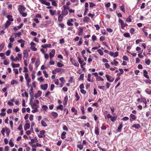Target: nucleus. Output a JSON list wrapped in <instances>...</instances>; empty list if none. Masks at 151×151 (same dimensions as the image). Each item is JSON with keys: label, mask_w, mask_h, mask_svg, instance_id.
<instances>
[{"label": "nucleus", "mask_w": 151, "mask_h": 151, "mask_svg": "<svg viewBox=\"0 0 151 151\" xmlns=\"http://www.w3.org/2000/svg\"><path fill=\"white\" fill-rule=\"evenodd\" d=\"M70 60L73 65L77 67L79 66V64L76 60L73 59L72 58H70Z\"/></svg>", "instance_id": "f257e3e1"}, {"label": "nucleus", "mask_w": 151, "mask_h": 151, "mask_svg": "<svg viewBox=\"0 0 151 151\" xmlns=\"http://www.w3.org/2000/svg\"><path fill=\"white\" fill-rule=\"evenodd\" d=\"M26 8L25 6H23L19 5L18 8V10L20 14H21L22 12L24 11Z\"/></svg>", "instance_id": "f03ea898"}, {"label": "nucleus", "mask_w": 151, "mask_h": 151, "mask_svg": "<svg viewBox=\"0 0 151 151\" xmlns=\"http://www.w3.org/2000/svg\"><path fill=\"white\" fill-rule=\"evenodd\" d=\"M45 131L44 130H42L40 131V134H38L39 138H42L45 137Z\"/></svg>", "instance_id": "7ed1b4c3"}, {"label": "nucleus", "mask_w": 151, "mask_h": 151, "mask_svg": "<svg viewBox=\"0 0 151 151\" xmlns=\"http://www.w3.org/2000/svg\"><path fill=\"white\" fill-rule=\"evenodd\" d=\"M25 78L26 81L27 83H30L31 81V79L29 78V74L28 73H25Z\"/></svg>", "instance_id": "20e7f679"}, {"label": "nucleus", "mask_w": 151, "mask_h": 151, "mask_svg": "<svg viewBox=\"0 0 151 151\" xmlns=\"http://www.w3.org/2000/svg\"><path fill=\"white\" fill-rule=\"evenodd\" d=\"M31 105L33 109H37L38 106L35 103H33L31 100L30 101Z\"/></svg>", "instance_id": "39448f33"}, {"label": "nucleus", "mask_w": 151, "mask_h": 151, "mask_svg": "<svg viewBox=\"0 0 151 151\" xmlns=\"http://www.w3.org/2000/svg\"><path fill=\"white\" fill-rule=\"evenodd\" d=\"M24 56L23 57V58L24 60L25 59H27V58L28 56V53L27 50H25L23 52Z\"/></svg>", "instance_id": "423d86ee"}, {"label": "nucleus", "mask_w": 151, "mask_h": 151, "mask_svg": "<svg viewBox=\"0 0 151 151\" xmlns=\"http://www.w3.org/2000/svg\"><path fill=\"white\" fill-rule=\"evenodd\" d=\"M55 53V50L54 49H53L51 52L50 53V58L51 59L54 56Z\"/></svg>", "instance_id": "0eeeda50"}, {"label": "nucleus", "mask_w": 151, "mask_h": 151, "mask_svg": "<svg viewBox=\"0 0 151 151\" xmlns=\"http://www.w3.org/2000/svg\"><path fill=\"white\" fill-rule=\"evenodd\" d=\"M119 22L121 24V28L122 29H123L124 28V23L123 21L120 19H119Z\"/></svg>", "instance_id": "6e6552de"}, {"label": "nucleus", "mask_w": 151, "mask_h": 151, "mask_svg": "<svg viewBox=\"0 0 151 151\" xmlns=\"http://www.w3.org/2000/svg\"><path fill=\"white\" fill-rule=\"evenodd\" d=\"M105 76L107 80L110 82H112L114 80V78L111 79V77L109 75H106Z\"/></svg>", "instance_id": "1a4fd4ad"}, {"label": "nucleus", "mask_w": 151, "mask_h": 151, "mask_svg": "<svg viewBox=\"0 0 151 151\" xmlns=\"http://www.w3.org/2000/svg\"><path fill=\"white\" fill-rule=\"evenodd\" d=\"M48 87V85L47 84H45L43 85H41L40 86V88L41 89L43 90H46Z\"/></svg>", "instance_id": "9d476101"}, {"label": "nucleus", "mask_w": 151, "mask_h": 151, "mask_svg": "<svg viewBox=\"0 0 151 151\" xmlns=\"http://www.w3.org/2000/svg\"><path fill=\"white\" fill-rule=\"evenodd\" d=\"M122 127H123V122H121L120 123V124L118 127V128L116 130L118 132H121V131L122 129Z\"/></svg>", "instance_id": "9b49d317"}, {"label": "nucleus", "mask_w": 151, "mask_h": 151, "mask_svg": "<svg viewBox=\"0 0 151 151\" xmlns=\"http://www.w3.org/2000/svg\"><path fill=\"white\" fill-rule=\"evenodd\" d=\"M42 94V92L41 91H38L35 94V98H37L41 96Z\"/></svg>", "instance_id": "f8f14e48"}, {"label": "nucleus", "mask_w": 151, "mask_h": 151, "mask_svg": "<svg viewBox=\"0 0 151 151\" xmlns=\"http://www.w3.org/2000/svg\"><path fill=\"white\" fill-rule=\"evenodd\" d=\"M143 76L147 79H149V77L147 75L148 73L146 70H144L143 71Z\"/></svg>", "instance_id": "ddd939ff"}, {"label": "nucleus", "mask_w": 151, "mask_h": 151, "mask_svg": "<svg viewBox=\"0 0 151 151\" xmlns=\"http://www.w3.org/2000/svg\"><path fill=\"white\" fill-rule=\"evenodd\" d=\"M11 24V22L8 20L4 24L5 28H7Z\"/></svg>", "instance_id": "4468645a"}, {"label": "nucleus", "mask_w": 151, "mask_h": 151, "mask_svg": "<svg viewBox=\"0 0 151 151\" xmlns=\"http://www.w3.org/2000/svg\"><path fill=\"white\" fill-rule=\"evenodd\" d=\"M51 45L50 44H45L44 45H42L41 47L43 48H46L47 47L50 48Z\"/></svg>", "instance_id": "2eb2a0df"}, {"label": "nucleus", "mask_w": 151, "mask_h": 151, "mask_svg": "<svg viewBox=\"0 0 151 151\" xmlns=\"http://www.w3.org/2000/svg\"><path fill=\"white\" fill-rule=\"evenodd\" d=\"M83 27H80L79 29V31L78 32V35L79 36L82 35L83 32Z\"/></svg>", "instance_id": "dca6fc26"}, {"label": "nucleus", "mask_w": 151, "mask_h": 151, "mask_svg": "<svg viewBox=\"0 0 151 151\" xmlns=\"http://www.w3.org/2000/svg\"><path fill=\"white\" fill-rule=\"evenodd\" d=\"M94 133H95L97 135H99V129L98 127L96 126L95 127V130H94Z\"/></svg>", "instance_id": "f3484780"}, {"label": "nucleus", "mask_w": 151, "mask_h": 151, "mask_svg": "<svg viewBox=\"0 0 151 151\" xmlns=\"http://www.w3.org/2000/svg\"><path fill=\"white\" fill-rule=\"evenodd\" d=\"M42 145L38 143H37L36 144L32 145V148H36L37 147H41Z\"/></svg>", "instance_id": "a211bd4d"}, {"label": "nucleus", "mask_w": 151, "mask_h": 151, "mask_svg": "<svg viewBox=\"0 0 151 151\" xmlns=\"http://www.w3.org/2000/svg\"><path fill=\"white\" fill-rule=\"evenodd\" d=\"M30 127V124L29 123H27L24 126V130H27V129L29 128Z\"/></svg>", "instance_id": "6ab92c4d"}, {"label": "nucleus", "mask_w": 151, "mask_h": 151, "mask_svg": "<svg viewBox=\"0 0 151 151\" xmlns=\"http://www.w3.org/2000/svg\"><path fill=\"white\" fill-rule=\"evenodd\" d=\"M49 12L51 15L53 16L56 13V10H52L50 9L49 10Z\"/></svg>", "instance_id": "aec40b11"}, {"label": "nucleus", "mask_w": 151, "mask_h": 151, "mask_svg": "<svg viewBox=\"0 0 151 151\" xmlns=\"http://www.w3.org/2000/svg\"><path fill=\"white\" fill-rule=\"evenodd\" d=\"M18 56L16 57V58L15 59V60H16V61L17 60H19V59H21L22 58V54H18L17 55Z\"/></svg>", "instance_id": "412c9836"}, {"label": "nucleus", "mask_w": 151, "mask_h": 151, "mask_svg": "<svg viewBox=\"0 0 151 151\" xmlns=\"http://www.w3.org/2000/svg\"><path fill=\"white\" fill-rule=\"evenodd\" d=\"M132 127L136 129H138L140 127V126L139 124H137L133 125Z\"/></svg>", "instance_id": "4be33fe9"}, {"label": "nucleus", "mask_w": 151, "mask_h": 151, "mask_svg": "<svg viewBox=\"0 0 151 151\" xmlns=\"http://www.w3.org/2000/svg\"><path fill=\"white\" fill-rule=\"evenodd\" d=\"M66 134V132H63L61 135V138L62 139H64L66 137L65 135Z\"/></svg>", "instance_id": "5701e85b"}, {"label": "nucleus", "mask_w": 151, "mask_h": 151, "mask_svg": "<svg viewBox=\"0 0 151 151\" xmlns=\"http://www.w3.org/2000/svg\"><path fill=\"white\" fill-rule=\"evenodd\" d=\"M68 100V96H66L64 99V101H63V105L65 106L67 105V101Z\"/></svg>", "instance_id": "b1692460"}, {"label": "nucleus", "mask_w": 151, "mask_h": 151, "mask_svg": "<svg viewBox=\"0 0 151 151\" xmlns=\"http://www.w3.org/2000/svg\"><path fill=\"white\" fill-rule=\"evenodd\" d=\"M20 65L19 64H14L13 63L12 64V66L13 68H18L20 66Z\"/></svg>", "instance_id": "393cba45"}, {"label": "nucleus", "mask_w": 151, "mask_h": 151, "mask_svg": "<svg viewBox=\"0 0 151 151\" xmlns=\"http://www.w3.org/2000/svg\"><path fill=\"white\" fill-rule=\"evenodd\" d=\"M58 21L60 22L62 21L63 19V17H64V16L62 14H61V15H60L58 16Z\"/></svg>", "instance_id": "a878e982"}, {"label": "nucleus", "mask_w": 151, "mask_h": 151, "mask_svg": "<svg viewBox=\"0 0 151 151\" xmlns=\"http://www.w3.org/2000/svg\"><path fill=\"white\" fill-rule=\"evenodd\" d=\"M41 3L43 4H45L47 6H50V3L49 2H46L45 0H44Z\"/></svg>", "instance_id": "bb28decb"}, {"label": "nucleus", "mask_w": 151, "mask_h": 151, "mask_svg": "<svg viewBox=\"0 0 151 151\" xmlns=\"http://www.w3.org/2000/svg\"><path fill=\"white\" fill-rule=\"evenodd\" d=\"M68 13V11L65 9L62 11L61 12V14L63 16L67 15Z\"/></svg>", "instance_id": "cd10ccee"}, {"label": "nucleus", "mask_w": 151, "mask_h": 151, "mask_svg": "<svg viewBox=\"0 0 151 151\" xmlns=\"http://www.w3.org/2000/svg\"><path fill=\"white\" fill-rule=\"evenodd\" d=\"M12 16L11 15H8L7 16V18H8L9 21H13L14 20V19L13 18H12Z\"/></svg>", "instance_id": "c85d7f7f"}, {"label": "nucleus", "mask_w": 151, "mask_h": 151, "mask_svg": "<svg viewBox=\"0 0 151 151\" xmlns=\"http://www.w3.org/2000/svg\"><path fill=\"white\" fill-rule=\"evenodd\" d=\"M51 2L52 3V4L53 6L56 7L58 6V4L57 2V0H55V1H54Z\"/></svg>", "instance_id": "c756f323"}, {"label": "nucleus", "mask_w": 151, "mask_h": 151, "mask_svg": "<svg viewBox=\"0 0 151 151\" xmlns=\"http://www.w3.org/2000/svg\"><path fill=\"white\" fill-rule=\"evenodd\" d=\"M56 108L57 110L60 109L62 111L63 109V105H60L59 106H57Z\"/></svg>", "instance_id": "7c9ffc66"}, {"label": "nucleus", "mask_w": 151, "mask_h": 151, "mask_svg": "<svg viewBox=\"0 0 151 151\" xmlns=\"http://www.w3.org/2000/svg\"><path fill=\"white\" fill-rule=\"evenodd\" d=\"M119 70L120 71V73H118L117 74V76H119L122 74H123L124 72L123 70L122 69H119Z\"/></svg>", "instance_id": "2f4dec72"}, {"label": "nucleus", "mask_w": 151, "mask_h": 151, "mask_svg": "<svg viewBox=\"0 0 151 151\" xmlns=\"http://www.w3.org/2000/svg\"><path fill=\"white\" fill-rule=\"evenodd\" d=\"M145 92L147 94L149 95H151V90L148 89L147 88L145 91Z\"/></svg>", "instance_id": "473e14b6"}, {"label": "nucleus", "mask_w": 151, "mask_h": 151, "mask_svg": "<svg viewBox=\"0 0 151 151\" xmlns=\"http://www.w3.org/2000/svg\"><path fill=\"white\" fill-rule=\"evenodd\" d=\"M96 79L97 81H104V79L100 76H99L98 77H96Z\"/></svg>", "instance_id": "72a5a7b5"}, {"label": "nucleus", "mask_w": 151, "mask_h": 151, "mask_svg": "<svg viewBox=\"0 0 151 151\" xmlns=\"http://www.w3.org/2000/svg\"><path fill=\"white\" fill-rule=\"evenodd\" d=\"M71 111L72 112H74V114L75 115H76L77 114V111L76 110L75 108L74 107H73L71 109Z\"/></svg>", "instance_id": "f704fd0d"}, {"label": "nucleus", "mask_w": 151, "mask_h": 151, "mask_svg": "<svg viewBox=\"0 0 151 151\" xmlns=\"http://www.w3.org/2000/svg\"><path fill=\"white\" fill-rule=\"evenodd\" d=\"M51 114L53 117L55 118L57 117L58 115V114L57 112H52Z\"/></svg>", "instance_id": "c9c22d12"}, {"label": "nucleus", "mask_w": 151, "mask_h": 151, "mask_svg": "<svg viewBox=\"0 0 151 151\" xmlns=\"http://www.w3.org/2000/svg\"><path fill=\"white\" fill-rule=\"evenodd\" d=\"M97 51L98 52L100 55H103L104 54L103 52L100 49L97 50Z\"/></svg>", "instance_id": "e433bc0d"}, {"label": "nucleus", "mask_w": 151, "mask_h": 151, "mask_svg": "<svg viewBox=\"0 0 151 151\" xmlns=\"http://www.w3.org/2000/svg\"><path fill=\"white\" fill-rule=\"evenodd\" d=\"M41 124L42 126L44 127H46L47 126V124H46L45 122L43 120H42L41 122Z\"/></svg>", "instance_id": "4c0bfd02"}, {"label": "nucleus", "mask_w": 151, "mask_h": 151, "mask_svg": "<svg viewBox=\"0 0 151 151\" xmlns=\"http://www.w3.org/2000/svg\"><path fill=\"white\" fill-rule=\"evenodd\" d=\"M131 16H129L127 17L126 19V21L128 22H131L132 20L131 18Z\"/></svg>", "instance_id": "58836bf2"}, {"label": "nucleus", "mask_w": 151, "mask_h": 151, "mask_svg": "<svg viewBox=\"0 0 151 151\" xmlns=\"http://www.w3.org/2000/svg\"><path fill=\"white\" fill-rule=\"evenodd\" d=\"M130 117L132 120H135L136 118V116L133 114H131L130 115Z\"/></svg>", "instance_id": "ea45409f"}, {"label": "nucleus", "mask_w": 151, "mask_h": 151, "mask_svg": "<svg viewBox=\"0 0 151 151\" xmlns=\"http://www.w3.org/2000/svg\"><path fill=\"white\" fill-rule=\"evenodd\" d=\"M55 71L57 73H59L60 72H62L63 70V69L60 68H57L55 69Z\"/></svg>", "instance_id": "a19ab883"}, {"label": "nucleus", "mask_w": 151, "mask_h": 151, "mask_svg": "<svg viewBox=\"0 0 151 151\" xmlns=\"http://www.w3.org/2000/svg\"><path fill=\"white\" fill-rule=\"evenodd\" d=\"M145 63L147 65H149L150 64V62H151V61L150 59H148L145 60Z\"/></svg>", "instance_id": "79ce46f5"}, {"label": "nucleus", "mask_w": 151, "mask_h": 151, "mask_svg": "<svg viewBox=\"0 0 151 151\" xmlns=\"http://www.w3.org/2000/svg\"><path fill=\"white\" fill-rule=\"evenodd\" d=\"M89 19V18L87 17H84L83 21L84 22H87L88 21Z\"/></svg>", "instance_id": "37998d69"}, {"label": "nucleus", "mask_w": 151, "mask_h": 151, "mask_svg": "<svg viewBox=\"0 0 151 151\" xmlns=\"http://www.w3.org/2000/svg\"><path fill=\"white\" fill-rule=\"evenodd\" d=\"M57 66L59 67H62L64 66V65L60 62H58L57 63Z\"/></svg>", "instance_id": "c03bdc74"}, {"label": "nucleus", "mask_w": 151, "mask_h": 151, "mask_svg": "<svg viewBox=\"0 0 151 151\" xmlns=\"http://www.w3.org/2000/svg\"><path fill=\"white\" fill-rule=\"evenodd\" d=\"M91 74H90V73L88 74V75L87 81L90 82H91Z\"/></svg>", "instance_id": "a18cd8bd"}, {"label": "nucleus", "mask_w": 151, "mask_h": 151, "mask_svg": "<svg viewBox=\"0 0 151 151\" xmlns=\"http://www.w3.org/2000/svg\"><path fill=\"white\" fill-rule=\"evenodd\" d=\"M29 92L31 97H32V99H33V95H34V93L33 92V91L29 90Z\"/></svg>", "instance_id": "49530a36"}, {"label": "nucleus", "mask_w": 151, "mask_h": 151, "mask_svg": "<svg viewBox=\"0 0 151 151\" xmlns=\"http://www.w3.org/2000/svg\"><path fill=\"white\" fill-rule=\"evenodd\" d=\"M35 72L34 71H33L32 72V73L31 74L32 78L33 80H34L35 78Z\"/></svg>", "instance_id": "de8ad7c7"}, {"label": "nucleus", "mask_w": 151, "mask_h": 151, "mask_svg": "<svg viewBox=\"0 0 151 151\" xmlns=\"http://www.w3.org/2000/svg\"><path fill=\"white\" fill-rule=\"evenodd\" d=\"M120 9L123 12L125 13V10L124 9V5H123L121 6L120 7Z\"/></svg>", "instance_id": "09e8293b"}, {"label": "nucleus", "mask_w": 151, "mask_h": 151, "mask_svg": "<svg viewBox=\"0 0 151 151\" xmlns=\"http://www.w3.org/2000/svg\"><path fill=\"white\" fill-rule=\"evenodd\" d=\"M5 46L4 43H2L0 45V52L3 49Z\"/></svg>", "instance_id": "8fccbe9b"}, {"label": "nucleus", "mask_w": 151, "mask_h": 151, "mask_svg": "<svg viewBox=\"0 0 151 151\" xmlns=\"http://www.w3.org/2000/svg\"><path fill=\"white\" fill-rule=\"evenodd\" d=\"M9 39L10 42L11 43L13 42L15 40L14 39V38H13L12 36H11L9 38Z\"/></svg>", "instance_id": "3c124183"}, {"label": "nucleus", "mask_w": 151, "mask_h": 151, "mask_svg": "<svg viewBox=\"0 0 151 151\" xmlns=\"http://www.w3.org/2000/svg\"><path fill=\"white\" fill-rule=\"evenodd\" d=\"M77 147L79 148L80 150H82L83 147V145H78Z\"/></svg>", "instance_id": "603ef678"}, {"label": "nucleus", "mask_w": 151, "mask_h": 151, "mask_svg": "<svg viewBox=\"0 0 151 151\" xmlns=\"http://www.w3.org/2000/svg\"><path fill=\"white\" fill-rule=\"evenodd\" d=\"M124 37H130V35L128 33L124 34Z\"/></svg>", "instance_id": "864d4df0"}, {"label": "nucleus", "mask_w": 151, "mask_h": 151, "mask_svg": "<svg viewBox=\"0 0 151 151\" xmlns=\"http://www.w3.org/2000/svg\"><path fill=\"white\" fill-rule=\"evenodd\" d=\"M9 144L10 145V146H11V147H14V144L12 142V140H11V139H10V141H9Z\"/></svg>", "instance_id": "5fc2aeb1"}, {"label": "nucleus", "mask_w": 151, "mask_h": 151, "mask_svg": "<svg viewBox=\"0 0 151 151\" xmlns=\"http://www.w3.org/2000/svg\"><path fill=\"white\" fill-rule=\"evenodd\" d=\"M5 129L7 135H9L10 132V130L9 129H7V128H6Z\"/></svg>", "instance_id": "6e6d98bb"}, {"label": "nucleus", "mask_w": 151, "mask_h": 151, "mask_svg": "<svg viewBox=\"0 0 151 151\" xmlns=\"http://www.w3.org/2000/svg\"><path fill=\"white\" fill-rule=\"evenodd\" d=\"M63 130L66 131H68V127L65 125H63Z\"/></svg>", "instance_id": "4d7b16f0"}, {"label": "nucleus", "mask_w": 151, "mask_h": 151, "mask_svg": "<svg viewBox=\"0 0 151 151\" xmlns=\"http://www.w3.org/2000/svg\"><path fill=\"white\" fill-rule=\"evenodd\" d=\"M43 73L44 74V76L46 78H47L48 77V74L47 73L46 71V70H44L43 71Z\"/></svg>", "instance_id": "13d9d810"}, {"label": "nucleus", "mask_w": 151, "mask_h": 151, "mask_svg": "<svg viewBox=\"0 0 151 151\" xmlns=\"http://www.w3.org/2000/svg\"><path fill=\"white\" fill-rule=\"evenodd\" d=\"M37 141V140L36 138L34 139H31V142L32 143H34L35 142H36Z\"/></svg>", "instance_id": "bf43d9fd"}, {"label": "nucleus", "mask_w": 151, "mask_h": 151, "mask_svg": "<svg viewBox=\"0 0 151 151\" xmlns=\"http://www.w3.org/2000/svg\"><path fill=\"white\" fill-rule=\"evenodd\" d=\"M76 101H78L79 99H80V97L79 96L78 93L76 92Z\"/></svg>", "instance_id": "052dcab7"}, {"label": "nucleus", "mask_w": 151, "mask_h": 151, "mask_svg": "<svg viewBox=\"0 0 151 151\" xmlns=\"http://www.w3.org/2000/svg\"><path fill=\"white\" fill-rule=\"evenodd\" d=\"M42 109L45 111H46L48 109V107L46 105H43Z\"/></svg>", "instance_id": "680f3d73"}, {"label": "nucleus", "mask_w": 151, "mask_h": 151, "mask_svg": "<svg viewBox=\"0 0 151 151\" xmlns=\"http://www.w3.org/2000/svg\"><path fill=\"white\" fill-rule=\"evenodd\" d=\"M18 83L17 81H16L15 80H12L11 82V85H14V84H17Z\"/></svg>", "instance_id": "e2e57ef3"}, {"label": "nucleus", "mask_w": 151, "mask_h": 151, "mask_svg": "<svg viewBox=\"0 0 151 151\" xmlns=\"http://www.w3.org/2000/svg\"><path fill=\"white\" fill-rule=\"evenodd\" d=\"M123 59L126 61H128L129 60L128 58L126 55H124L123 57Z\"/></svg>", "instance_id": "0e129e2a"}, {"label": "nucleus", "mask_w": 151, "mask_h": 151, "mask_svg": "<svg viewBox=\"0 0 151 151\" xmlns=\"http://www.w3.org/2000/svg\"><path fill=\"white\" fill-rule=\"evenodd\" d=\"M92 40L93 41L96 40V37L95 35H92Z\"/></svg>", "instance_id": "69168bd1"}, {"label": "nucleus", "mask_w": 151, "mask_h": 151, "mask_svg": "<svg viewBox=\"0 0 151 151\" xmlns=\"http://www.w3.org/2000/svg\"><path fill=\"white\" fill-rule=\"evenodd\" d=\"M55 83L58 86L59 85V82L58 79H55L54 80Z\"/></svg>", "instance_id": "338daca9"}, {"label": "nucleus", "mask_w": 151, "mask_h": 151, "mask_svg": "<svg viewBox=\"0 0 151 151\" xmlns=\"http://www.w3.org/2000/svg\"><path fill=\"white\" fill-rule=\"evenodd\" d=\"M40 64L39 61L37 60L36 61L35 65L37 67H38Z\"/></svg>", "instance_id": "774afa93"}]
</instances>
